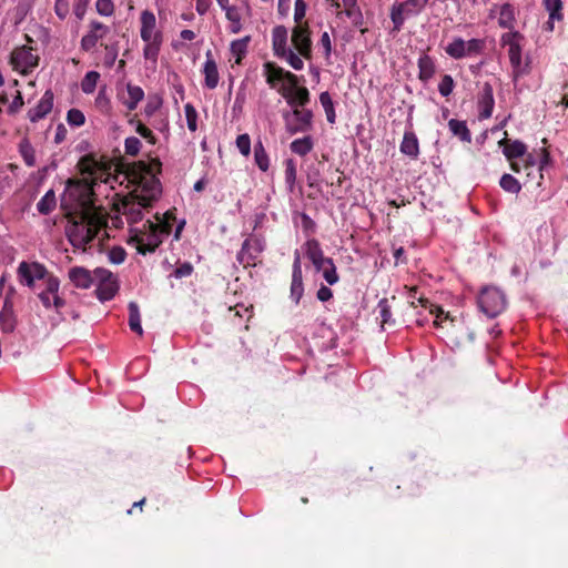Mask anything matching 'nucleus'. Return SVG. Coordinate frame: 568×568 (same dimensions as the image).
Listing matches in <instances>:
<instances>
[{
    "label": "nucleus",
    "mask_w": 568,
    "mask_h": 568,
    "mask_svg": "<svg viewBox=\"0 0 568 568\" xmlns=\"http://www.w3.org/2000/svg\"><path fill=\"white\" fill-rule=\"evenodd\" d=\"M236 146L244 156H248L251 153V139L250 135L244 133L236 138Z\"/></svg>",
    "instance_id": "51"
},
{
    "label": "nucleus",
    "mask_w": 568,
    "mask_h": 568,
    "mask_svg": "<svg viewBox=\"0 0 568 568\" xmlns=\"http://www.w3.org/2000/svg\"><path fill=\"white\" fill-rule=\"evenodd\" d=\"M322 272H323V277L329 285H334L335 283L338 282V275L336 273V267H335L333 261H332V265H326Z\"/></svg>",
    "instance_id": "55"
},
{
    "label": "nucleus",
    "mask_w": 568,
    "mask_h": 568,
    "mask_svg": "<svg viewBox=\"0 0 568 568\" xmlns=\"http://www.w3.org/2000/svg\"><path fill=\"white\" fill-rule=\"evenodd\" d=\"M263 68L264 74L266 77V83L271 88H275L278 82H283L286 70L278 67L274 62H265Z\"/></svg>",
    "instance_id": "18"
},
{
    "label": "nucleus",
    "mask_w": 568,
    "mask_h": 568,
    "mask_svg": "<svg viewBox=\"0 0 568 568\" xmlns=\"http://www.w3.org/2000/svg\"><path fill=\"white\" fill-rule=\"evenodd\" d=\"M303 293L304 285L301 257L298 251H295L292 271L291 298L297 304L301 301Z\"/></svg>",
    "instance_id": "9"
},
{
    "label": "nucleus",
    "mask_w": 568,
    "mask_h": 568,
    "mask_svg": "<svg viewBox=\"0 0 568 568\" xmlns=\"http://www.w3.org/2000/svg\"><path fill=\"white\" fill-rule=\"evenodd\" d=\"M161 168L162 163L159 159H152L150 162L138 161L129 169V176L143 191L155 197L161 193V182L156 176L161 173Z\"/></svg>",
    "instance_id": "2"
},
{
    "label": "nucleus",
    "mask_w": 568,
    "mask_h": 568,
    "mask_svg": "<svg viewBox=\"0 0 568 568\" xmlns=\"http://www.w3.org/2000/svg\"><path fill=\"white\" fill-rule=\"evenodd\" d=\"M17 275H18L19 282L22 285H26L31 288L34 286L36 280H45L47 281V278L49 276H52L48 272V270L45 268L44 265H42L38 262L28 263L26 261H22L19 264L18 270H17Z\"/></svg>",
    "instance_id": "5"
},
{
    "label": "nucleus",
    "mask_w": 568,
    "mask_h": 568,
    "mask_svg": "<svg viewBox=\"0 0 568 568\" xmlns=\"http://www.w3.org/2000/svg\"><path fill=\"white\" fill-rule=\"evenodd\" d=\"M39 63V57L32 53L30 47L16 48L10 54V64L14 70H21L27 73L29 70L36 68Z\"/></svg>",
    "instance_id": "6"
},
{
    "label": "nucleus",
    "mask_w": 568,
    "mask_h": 568,
    "mask_svg": "<svg viewBox=\"0 0 568 568\" xmlns=\"http://www.w3.org/2000/svg\"><path fill=\"white\" fill-rule=\"evenodd\" d=\"M60 286V281L55 276H49L45 282V290L38 294L42 305L45 308H50L52 306V302L50 300V294L54 296L58 293Z\"/></svg>",
    "instance_id": "22"
},
{
    "label": "nucleus",
    "mask_w": 568,
    "mask_h": 568,
    "mask_svg": "<svg viewBox=\"0 0 568 568\" xmlns=\"http://www.w3.org/2000/svg\"><path fill=\"white\" fill-rule=\"evenodd\" d=\"M248 41L250 37H244L243 39L235 40L231 43V51L237 57L235 61L237 64L241 63L242 57H244L247 51Z\"/></svg>",
    "instance_id": "39"
},
{
    "label": "nucleus",
    "mask_w": 568,
    "mask_h": 568,
    "mask_svg": "<svg viewBox=\"0 0 568 568\" xmlns=\"http://www.w3.org/2000/svg\"><path fill=\"white\" fill-rule=\"evenodd\" d=\"M53 108V92L51 90H47L38 102L37 106L30 109L28 112V118L31 122H38L43 119L48 113L51 112Z\"/></svg>",
    "instance_id": "10"
},
{
    "label": "nucleus",
    "mask_w": 568,
    "mask_h": 568,
    "mask_svg": "<svg viewBox=\"0 0 568 568\" xmlns=\"http://www.w3.org/2000/svg\"><path fill=\"white\" fill-rule=\"evenodd\" d=\"M292 43L296 51L305 59L312 57V40L307 24H298L292 31Z\"/></svg>",
    "instance_id": "7"
},
{
    "label": "nucleus",
    "mask_w": 568,
    "mask_h": 568,
    "mask_svg": "<svg viewBox=\"0 0 568 568\" xmlns=\"http://www.w3.org/2000/svg\"><path fill=\"white\" fill-rule=\"evenodd\" d=\"M126 91H128L129 100H126L124 102V104L126 105V108L130 111L135 110L139 102L143 100L144 92H143L142 88H140L138 85H133L131 83H128Z\"/></svg>",
    "instance_id": "27"
},
{
    "label": "nucleus",
    "mask_w": 568,
    "mask_h": 568,
    "mask_svg": "<svg viewBox=\"0 0 568 568\" xmlns=\"http://www.w3.org/2000/svg\"><path fill=\"white\" fill-rule=\"evenodd\" d=\"M515 21V9L510 3H505L500 8L498 24L505 29H513Z\"/></svg>",
    "instance_id": "26"
},
{
    "label": "nucleus",
    "mask_w": 568,
    "mask_h": 568,
    "mask_svg": "<svg viewBox=\"0 0 568 568\" xmlns=\"http://www.w3.org/2000/svg\"><path fill=\"white\" fill-rule=\"evenodd\" d=\"M454 89V80L449 74H445L438 84V91L443 97H448Z\"/></svg>",
    "instance_id": "52"
},
{
    "label": "nucleus",
    "mask_w": 568,
    "mask_h": 568,
    "mask_svg": "<svg viewBox=\"0 0 568 568\" xmlns=\"http://www.w3.org/2000/svg\"><path fill=\"white\" fill-rule=\"evenodd\" d=\"M305 254L311 260V262H316L320 258H323V251L317 240L311 239L305 243Z\"/></svg>",
    "instance_id": "37"
},
{
    "label": "nucleus",
    "mask_w": 568,
    "mask_h": 568,
    "mask_svg": "<svg viewBox=\"0 0 568 568\" xmlns=\"http://www.w3.org/2000/svg\"><path fill=\"white\" fill-rule=\"evenodd\" d=\"M192 272L193 265L190 262H184L174 270L173 276L176 278L187 277L192 274Z\"/></svg>",
    "instance_id": "57"
},
{
    "label": "nucleus",
    "mask_w": 568,
    "mask_h": 568,
    "mask_svg": "<svg viewBox=\"0 0 568 568\" xmlns=\"http://www.w3.org/2000/svg\"><path fill=\"white\" fill-rule=\"evenodd\" d=\"M320 102L325 111L327 122L331 124L335 123L336 113L334 109V103L331 94L327 91H324L320 94Z\"/></svg>",
    "instance_id": "33"
},
{
    "label": "nucleus",
    "mask_w": 568,
    "mask_h": 568,
    "mask_svg": "<svg viewBox=\"0 0 568 568\" xmlns=\"http://www.w3.org/2000/svg\"><path fill=\"white\" fill-rule=\"evenodd\" d=\"M277 58L285 59L294 70L298 71L304 68L303 60L292 49L287 50L285 54L278 55Z\"/></svg>",
    "instance_id": "47"
},
{
    "label": "nucleus",
    "mask_w": 568,
    "mask_h": 568,
    "mask_svg": "<svg viewBox=\"0 0 568 568\" xmlns=\"http://www.w3.org/2000/svg\"><path fill=\"white\" fill-rule=\"evenodd\" d=\"M105 50H106V53L104 57V64H105V67L111 68V67H113V64L116 60L118 49L115 45H105Z\"/></svg>",
    "instance_id": "61"
},
{
    "label": "nucleus",
    "mask_w": 568,
    "mask_h": 568,
    "mask_svg": "<svg viewBox=\"0 0 568 568\" xmlns=\"http://www.w3.org/2000/svg\"><path fill=\"white\" fill-rule=\"evenodd\" d=\"M129 326L130 328L139 335L143 334V329L141 326V317L140 310L135 302L129 303Z\"/></svg>",
    "instance_id": "30"
},
{
    "label": "nucleus",
    "mask_w": 568,
    "mask_h": 568,
    "mask_svg": "<svg viewBox=\"0 0 568 568\" xmlns=\"http://www.w3.org/2000/svg\"><path fill=\"white\" fill-rule=\"evenodd\" d=\"M545 7L549 12L550 20H561V9L562 1L561 0H544Z\"/></svg>",
    "instance_id": "43"
},
{
    "label": "nucleus",
    "mask_w": 568,
    "mask_h": 568,
    "mask_svg": "<svg viewBox=\"0 0 568 568\" xmlns=\"http://www.w3.org/2000/svg\"><path fill=\"white\" fill-rule=\"evenodd\" d=\"M296 181V166L293 159H287L285 161V182L290 189L293 191Z\"/></svg>",
    "instance_id": "45"
},
{
    "label": "nucleus",
    "mask_w": 568,
    "mask_h": 568,
    "mask_svg": "<svg viewBox=\"0 0 568 568\" xmlns=\"http://www.w3.org/2000/svg\"><path fill=\"white\" fill-rule=\"evenodd\" d=\"M125 256H126V252L121 246H113L109 251V260L113 264H121V263H123L124 260H125Z\"/></svg>",
    "instance_id": "53"
},
{
    "label": "nucleus",
    "mask_w": 568,
    "mask_h": 568,
    "mask_svg": "<svg viewBox=\"0 0 568 568\" xmlns=\"http://www.w3.org/2000/svg\"><path fill=\"white\" fill-rule=\"evenodd\" d=\"M90 27L91 31L81 39V49L84 51H90L94 48L98 40L103 38V36L109 31V28L99 21H92Z\"/></svg>",
    "instance_id": "12"
},
{
    "label": "nucleus",
    "mask_w": 568,
    "mask_h": 568,
    "mask_svg": "<svg viewBox=\"0 0 568 568\" xmlns=\"http://www.w3.org/2000/svg\"><path fill=\"white\" fill-rule=\"evenodd\" d=\"M404 10H406V8L403 3L398 4L397 7H393V9H392L390 19L394 23V29L396 31H399L404 23V17H403ZM407 11H409V10L407 9Z\"/></svg>",
    "instance_id": "46"
},
{
    "label": "nucleus",
    "mask_w": 568,
    "mask_h": 568,
    "mask_svg": "<svg viewBox=\"0 0 568 568\" xmlns=\"http://www.w3.org/2000/svg\"><path fill=\"white\" fill-rule=\"evenodd\" d=\"M508 53H509L510 63H511L513 68L515 69V73H516V75H518L519 73H521V71L519 70L520 64H521L520 43H511V48H509Z\"/></svg>",
    "instance_id": "41"
},
{
    "label": "nucleus",
    "mask_w": 568,
    "mask_h": 568,
    "mask_svg": "<svg viewBox=\"0 0 568 568\" xmlns=\"http://www.w3.org/2000/svg\"><path fill=\"white\" fill-rule=\"evenodd\" d=\"M71 214L72 213H68L69 225L65 229L67 237L74 247L85 246V239H88V226H85V223H83L81 219L78 221L77 219L71 217Z\"/></svg>",
    "instance_id": "8"
},
{
    "label": "nucleus",
    "mask_w": 568,
    "mask_h": 568,
    "mask_svg": "<svg viewBox=\"0 0 568 568\" xmlns=\"http://www.w3.org/2000/svg\"><path fill=\"white\" fill-rule=\"evenodd\" d=\"M495 100L493 87L490 83L485 82L478 97V106L480 108L479 118L488 119L493 114Z\"/></svg>",
    "instance_id": "11"
},
{
    "label": "nucleus",
    "mask_w": 568,
    "mask_h": 568,
    "mask_svg": "<svg viewBox=\"0 0 568 568\" xmlns=\"http://www.w3.org/2000/svg\"><path fill=\"white\" fill-rule=\"evenodd\" d=\"M418 68H419V79L424 82H427L429 79L433 78L435 73V64L433 59L427 55L423 54L418 59Z\"/></svg>",
    "instance_id": "24"
},
{
    "label": "nucleus",
    "mask_w": 568,
    "mask_h": 568,
    "mask_svg": "<svg viewBox=\"0 0 568 568\" xmlns=\"http://www.w3.org/2000/svg\"><path fill=\"white\" fill-rule=\"evenodd\" d=\"M293 115L295 116L297 124L301 125L302 130H305L307 132L312 129L313 112L311 110L294 109Z\"/></svg>",
    "instance_id": "36"
},
{
    "label": "nucleus",
    "mask_w": 568,
    "mask_h": 568,
    "mask_svg": "<svg viewBox=\"0 0 568 568\" xmlns=\"http://www.w3.org/2000/svg\"><path fill=\"white\" fill-rule=\"evenodd\" d=\"M95 8L101 16L105 17L111 16L114 10L112 0H98Z\"/></svg>",
    "instance_id": "56"
},
{
    "label": "nucleus",
    "mask_w": 568,
    "mask_h": 568,
    "mask_svg": "<svg viewBox=\"0 0 568 568\" xmlns=\"http://www.w3.org/2000/svg\"><path fill=\"white\" fill-rule=\"evenodd\" d=\"M254 161L261 171L266 172L268 170V155L261 140H258L254 145Z\"/></svg>",
    "instance_id": "29"
},
{
    "label": "nucleus",
    "mask_w": 568,
    "mask_h": 568,
    "mask_svg": "<svg viewBox=\"0 0 568 568\" xmlns=\"http://www.w3.org/2000/svg\"><path fill=\"white\" fill-rule=\"evenodd\" d=\"M161 42H162V36L160 32H156L154 34V37L152 38V40L150 42H148V44L144 48V52H143L144 58L155 62L158 59V55H159Z\"/></svg>",
    "instance_id": "32"
},
{
    "label": "nucleus",
    "mask_w": 568,
    "mask_h": 568,
    "mask_svg": "<svg viewBox=\"0 0 568 568\" xmlns=\"http://www.w3.org/2000/svg\"><path fill=\"white\" fill-rule=\"evenodd\" d=\"M142 143L135 136H129L124 141L125 153L130 156H135L140 153Z\"/></svg>",
    "instance_id": "48"
},
{
    "label": "nucleus",
    "mask_w": 568,
    "mask_h": 568,
    "mask_svg": "<svg viewBox=\"0 0 568 568\" xmlns=\"http://www.w3.org/2000/svg\"><path fill=\"white\" fill-rule=\"evenodd\" d=\"M479 310L489 318L498 316L507 305L506 295L497 287H484L477 300Z\"/></svg>",
    "instance_id": "3"
},
{
    "label": "nucleus",
    "mask_w": 568,
    "mask_h": 568,
    "mask_svg": "<svg viewBox=\"0 0 568 568\" xmlns=\"http://www.w3.org/2000/svg\"><path fill=\"white\" fill-rule=\"evenodd\" d=\"M498 144L503 146L504 155L510 161L524 156L527 152L526 144L519 140L501 139Z\"/></svg>",
    "instance_id": "16"
},
{
    "label": "nucleus",
    "mask_w": 568,
    "mask_h": 568,
    "mask_svg": "<svg viewBox=\"0 0 568 568\" xmlns=\"http://www.w3.org/2000/svg\"><path fill=\"white\" fill-rule=\"evenodd\" d=\"M524 39L523 34L518 31H510L508 33L503 34L501 42L503 44H508L511 48V43H520Z\"/></svg>",
    "instance_id": "60"
},
{
    "label": "nucleus",
    "mask_w": 568,
    "mask_h": 568,
    "mask_svg": "<svg viewBox=\"0 0 568 568\" xmlns=\"http://www.w3.org/2000/svg\"><path fill=\"white\" fill-rule=\"evenodd\" d=\"M313 146L314 142L312 136L310 135L304 136L302 139H296L290 145L291 151L295 154H298L300 156H305L306 154H308L312 151Z\"/></svg>",
    "instance_id": "25"
},
{
    "label": "nucleus",
    "mask_w": 568,
    "mask_h": 568,
    "mask_svg": "<svg viewBox=\"0 0 568 568\" xmlns=\"http://www.w3.org/2000/svg\"><path fill=\"white\" fill-rule=\"evenodd\" d=\"M184 111H185L186 123H187L189 130L192 132L196 131L197 113H196L195 108L191 103H187L184 106Z\"/></svg>",
    "instance_id": "50"
},
{
    "label": "nucleus",
    "mask_w": 568,
    "mask_h": 568,
    "mask_svg": "<svg viewBox=\"0 0 568 568\" xmlns=\"http://www.w3.org/2000/svg\"><path fill=\"white\" fill-rule=\"evenodd\" d=\"M272 47L276 57L285 54L287 48V29L284 26H276L272 31Z\"/></svg>",
    "instance_id": "17"
},
{
    "label": "nucleus",
    "mask_w": 568,
    "mask_h": 568,
    "mask_svg": "<svg viewBox=\"0 0 568 568\" xmlns=\"http://www.w3.org/2000/svg\"><path fill=\"white\" fill-rule=\"evenodd\" d=\"M251 243L252 239H246L242 244L241 251L237 253V261L241 264L248 265L255 258V255L251 252Z\"/></svg>",
    "instance_id": "44"
},
{
    "label": "nucleus",
    "mask_w": 568,
    "mask_h": 568,
    "mask_svg": "<svg viewBox=\"0 0 568 568\" xmlns=\"http://www.w3.org/2000/svg\"><path fill=\"white\" fill-rule=\"evenodd\" d=\"M448 126L450 132L460 139L463 142L469 143L471 141V134L470 131L467 128V124L465 121L450 119L448 122Z\"/></svg>",
    "instance_id": "23"
},
{
    "label": "nucleus",
    "mask_w": 568,
    "mask_h": 568,
    "mask_svg": "<svg viewBox=\"0 0 568 568\" xmlns=\"http://www.w3.org/2000/svg\"><path fill=\"white\" fill-rule=\"evenodd\" d=\"M400 152L412 159H416L419 154L418 140L414 132H405L400 143Z\"/></svg>",
    "instance_id": "20"
},
{
    "label": "nucleus",
    "mask_w": 568,
    "mask_h": 568,
    "mask_svg": "<svg viewBox=\"0 0 568 568\" xmlns=\"http://www.w3.org/2000/svg\"><path fill=\"white\" fill-rule=\"evenodd\" d=\"M119 291V283L116 277L109 280L104 283H99L95 290L97 297L101 302L112 300Z\"/></svg>",
    "instance_id": "19"
},
{
    "label": "nucleus",
    "mask_w": 568,
    "mask_h": 568,
    "mask_svg": "<svg viewBox=\"0 0 568 568\" xmlns=\"http://www.w3.org/2000/svg\"><path fill=\"white\" fill-rule=\"evenodd\" d=\"M161 99L160 98H151L149 99L148 103L144 106V113L146 116H151L155 113V111L161 106Z\"/></svg>",
    "instance_id": "63"
},
{
    "label": "nucleus",
    "mask_w": 568,
    "mask_h": 568,
    "mask_svg": "<svg viewBox=\"0 0 568 568\" xmlns=\"http://www.w3.org/2000/svg\"><path fill=\"white\" fill-rule=\"evenodd\" d=\"M90 1L91 0H74L73 11L79 20L83 19Z\"/></svg>",
    "instance_id": "64"
},
{
    "label": "nucleus",
    "mask_w": 568,
    "mask_h": 568,
    "mask_svg": "<svg viewBox=\"0 0 568 568\" xmlns=\"http://www.w3.org/2000/svg\"><path fill=\"white\" fill-rule=\"evenodd\" d=\"M54 11L61 20L65 19L69 14V0H57Z\"/></svg>",
    "instance_id": "59"
},
{
    "label": "nucleus",
    "mask_w": 568,
    "mask_h": 568,
    "mask_svg": "<svg viewBox=\"0 0 568 568\" xmlns=\"http://www.w3.org/2000/svg\"><path fill=\"white\" fill-rule=\"evenodd\" d=\"M67 121L71 126H81L85 122V116L81 110L70 109L67 114Z\"/></svg>",
    "instance_id": "49"
},
{
    "label": "nucleus",
    "mask_w": 568,
    "mask_h": 568,
    "mask_svg": "<svg viewBox=\"0 0 568 568\" xmlns=\"http://www.w3.org/2000/svg\"><path fill=\"white\" fill-rule=\"evenodd\" d=\"M65 193L67 194L61 201V206H67L65 196H68L69 200L74 203L75 210L81 211V220L85 223V226H88V239H85L87 245L98 236V233L104 223L103 216L92 203L91 195L93 192L90 187L69 179L67 182Z\"/></svg>",
    "instance_id": "1"
},
{
    "label": "nucleus",
    "mask_w": 568,
    "mask_h": 568,
    "mask_svg": "<svg viewBox=\"0 0 568 568\" xmlns=\"http://www.w3.org/2000/svg\"><path fill=\"white\" fill-rule=\"evenodd\" d=\"M57 204L55 194L53 190H49L38 202L37 210L43 215L50 214Z\"/></svg>",
    "instance_id": "31"
},
{
    "label": "nucleus",
    "mask_w": 568,
    "mask_h": 568,
    "mask_svg": "<svg viewBox=\"0 0 568 568\" xmlns=\"http://www.w3.org/2000/svg\"><path fill=\"white\" fill-rule=\"evenodd\" d=\"M19 152L26 165L32 168L36 165V151L30 141L24 138L19 143Z\"/></svg>",
    "instance_id": "28"
},
{
    "label": "nucleus",
    "mask_w": 568,
    "mask_h": 568,
    "mask_svg": "<svg viewBox=\"0 0 568 568\" xmlns=\"http://www.w3.org/2000/svg\"><path fill=\"white\" fill-rule=\"evenodd\" d=\"M278 93L287 100L290 105L305 106L310 102V92L305 87L297 88L295 93H293L288 87L282 85L278 88Z\"/></svg>",
    "instance_id": "13"
},
{
    "label": "nucleus",
    "mask_w": 568,
    "mask_h": 568,
    "mask_svg": "<svg viewBox=\"0 0 568 568\" xmlns=\"http://www.w3.org/2000/svg\"><path fill=\"white\" fill-rule=\"evenodd\" d=\"M99 78V72L89 71L81 81V90L85 94L92 93L95 90Z\"/></svg>",
    "instance_id": "38"
},
{
    "label": "nucleus",
    "mask_w": 568,
    "mask_h": 568,
    "mask_svg": "<svg viewBox=\"0 0 568 568\" xmlns=\"http://www.w3.org/2000/svg\"><path fill=\"white\" fill-rule=\"evenodd\" d=\"M155 16L144 10L141 13V38L144 42H150L154 36H152L153 29L155 28Z\"/></svg>",
    "instance_id": "21"
},
{
    "label": "nucleus",
    "mask_w": 568,
    "mask_h": 568,
    "mask_svg": "<svg viewBox=\"0 0 568 568\" xmlns=\"http://www.w3.org/2000/svg\"><path fill=\"white\" fill-rule=\"evenodd\" d=\"M206 61L203 67L204 83L207 89H215L219 84V71L211 50L205 53Z\"/></svg>",
    "instance_id": "14"
},
{
    "label": "nucleus",
    "mask_w": 568,
    "mask_h": 568,
    "mask_svg": "<svg viewBox=\"0 0 568 568\" xmlns=\"http://www.w3.org/2000/svg\"><path fill=\"white\" fill-rule=\"evenodd\" d=\"M446 53L454 59L466 57V42L462 38H456L446 47Z\"/></svg>",
    "instance_id": "34"
},
{
    "label": "nucleus",
    "mask_w": 568,
    "mask_h": 568,
    "mask_svg": "<svg viewBox=\"0 0 568 568\" xmlns=\"http://www.w3.org/2000/svg\"><path fill=\"white\" fill-rule=\"evenodd\" d=\"M345 14H346L349 19H352L353 24H354L355 27H359V26H362V23H363V14H362L361 10H359L357 7H355V8H351V9H346V10H345Z\"/></svg>",
    "instance_id": "62"
},
{
    "label": "nucleus",
    "mask_w": 568,
    "mask_h": 568,
    "mask_svg": "<svg viewBox=\"0 0 568 568\" xmlns=\"http://www.w3.org/2000/svg\"><path fill=\"white\" fill-rule=\"evenodd\" d=\"M69 280L78 288H89L93 283L92 274L82 266H74L69 271Z\"/></svg>",
    "instance_id": "15"
},
{
    "label": "nucleus",
    "mask_w": 568,
    "mask_h": 568,
    "mask_svg": "<svg viewBox=\"0 0 568 568\" xmlns=\"http://www.w3.org/2000/svg\"><path fill=\"white\" fill-rule=\"evenodd\" d=\"M484 47H485L484 40L471 39L466 42V55L479 53L483 51Z\"/></svg>",
    "instance_id": "54"
},
{
    "label": "nucleus",
    "mask_w": 568,
    "mask_h": 568,
    "mask_svg": "<svg viewBox=\"0 0 568 568\" xmlns=\"http://www.w3.org/2000/svg\"><path fill=\"white\" fill-rule=\"evenodd\" d=\"M377 307L379 310L381 327L383 329L385 324H390V323L394 322L392 320V312H390V305L388 303V300L387 298H382L378 302Z\"/></svg>",
    "instance_id": "42"
},
{
    "label": "nucleus",
    "mask_w": 568,
    "mask_h": 568,
    "mask_svg": "<svg viewBox=\"0 0 568 568\" xmlns=\"http://www.w3.org/2000/svg\"><path fill=\"white\" fill-rule=\"evenodd\" d=\"M136 133H139L142 138L146 139L150 143L155 144L156 138L152 133V131L146 128L143 123L136 122Z\"/></svg>",
    "instance_id": "58"
},
{
    "label": "nucleus",
    "mask_w": 568,
    "mask_h": 568,
    "mask_svg": "<svg viewBox=\"0 0 568 568\" xmlns=\"http://www.w3.org/2000/svg\"><path fill=\"white\" fill-rule=\"evenodd\" d=\"M499 185L504 191L513 194H518L521 190V185L518 180L508 173H505L500 178Z\"/></svg>",
    "instance_id": "35"
},
{
    "label": "nucleus",
    "mask_w": 568,
    "mask_h": 568,
    "mask_svg": "<svg viewBox=\"0 0 568 568\" xmlns=\"http://www.w3.org/2000/svg\"><path fill=\"white\" fill-rule=\"evenodd\" d=\"M17 318L14 313L0 312V326L3 333H12L16 329Z\"/></svg>",
    "instance_id": "40"
},
{
    "label": "nucleus",
    "mask_w": 568,
    "mask_h": 568,
    "mask_svg": "<svg viewBox=\"0 0 568 568\" xmlns=\"http://www.w3.org/2000/svg\"><path fill=\"white\" fill-rule=\"evenodd\" d=\"M144 227H148V232L143 233L144 245L138 248V253L142 255L154 252L162 244L163 235H168L171 231L169 223L155 224L152 221H146Z\"/></svg>",
    "instance_id": "4"
}]
</instances>
